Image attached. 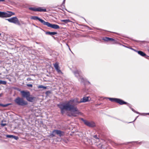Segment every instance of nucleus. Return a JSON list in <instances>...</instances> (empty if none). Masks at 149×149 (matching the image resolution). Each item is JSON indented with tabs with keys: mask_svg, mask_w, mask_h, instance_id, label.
I'll return each mask as SVG.
<instances>
[{
	"mask_svg": "<svg viewBox=\"0 0 149 149\" xmlns=\"http://www.w3.org/2000/svg\"><path fill=\"white\" fill-rule=\"evenodd\" d=\"M4 1V0H0V1Z\"/></svg>",
	"mask_w": 149,
	"mask_h": 149,
	"instance_id": "nucleus-32",
	"label": "nucleus"
},
{
	"mask_svg": "<svg viewBox=\"0 0 149 149\" xmlns=\"http://www.w3.org/2000/svg\"><path fill=\"white\" fill-rule=\"evenodd\" d=\"M54 66L56 69V70L58 72V73H62V72L60 70L58 63L57 62L54 64Z\"/></svg>",
	"mask_w": 149,
	"mask_h": 149,
	"instance_id": "nucleus-13",
	"label": "nucleus"
},
{
	"mask_svg": "<svg viewBox=\"0 0 149 149\" xmlns=\"http://www.w3.org/2000/svg\"><path fill=\"white\" fill-rule=\"evenodd\" d=\"M31 19H33L34 20H38L43 25H44L45 22L43 20V19H41L39 17L37 16H33L31 17Z\"/></svg>",
	"mask_w": 149,
	"mask_h": 149,
	"instance_id": "nucleus-10",
	"label": "nucleus"
},
{
	"mask_svg": "<svg viewBox=\"0 0 149 149\" xmlns=\"http://www.w3.org/2000/svg\"><path fill=\"white\" fill-rule=\"evenodd\" d=\"M46 34L50 35V36H52L53 35H54L56 34H57V33L55 32H50L49 31L46 32L45 33Z\"/></svg>",
	"mask_w": 149,
	"mask_h": 149,
	"instance_id": "nucleus-16",
	"label": "nucleus"
},
{
	"mask_svg": "<svg viewBox=\"0 0 149 149\" xmlns=\"http://www.w3.org/2000/svg\"><path fill=\"white\" fill-rule=\"evenodd\" d=\"M44 25H46L48 27H50L55 29H59L60 28V27L58 25L56 24H52L48 22H45Z\"/></svg>",
	"mask_w": 149,
	"mask_h": 149,
	"instance_id": "nucleus-9",
	"label": "nucleus"
},
{
	"mask_svg": "<svg viewBox=\"0 0 149 149\" xmlns=\"http://www.w3.org/2000/svg\"><path fill=\"white\" fill-rule=\"evenodd\" d=\"M38 88H42L43 89H45L47 88V87L46 86H43L42 85H40L38 86Z\"/></svg>",
	"mask_w": 149,
	"mask_h": 149,
	"instance_id": "nucleus-20",
	"label": "nucleus"
},
{
	"mask_svg": "<svg viewBox=\"0 0 149 149\" xmlns=\"http://www.w3.org/2000/svg\"><path fill=\"white\" fill-rule=\"evenodd\" d=\"M102 39L106 41H115V40L112 38H110L109 37H105L104 38Z\"/></svg>",
	"mask_w": 149,
	"mask_h": 149,
	"instance_id": "nucleus-15",
	"label": "nucleus"
},
{
	"mask_svg": "<svg viewBox=\"0 0 149 149\" xmlns=\"http://www.w3.org/2000/svg\"><path fill=\"white\" fill-rule=\"evenodd\" d=\"M61 21L62 22H64L66 24L67 23L69 22H71V21L68 19L61 20Z\"/></svg>",
	"mask_w": 149,
	"mask_h": 149,
	"instance_id": "nucleus-17",
	"label": "nucleus"
},
{
	"mask_svg": "<svg viewBox=\"0 0 149 149\" xmlns=\"http://www.w3.org/2000/svg\"><path fill=\"white\" fill-rule=\"evenodd\" d=\"M22 96L25 98L26 100L30 102H33L35 98L34 97L30 96V94L29 91H22L21 92Z\"/></svg>",
	"mask_w": 149,
	"mask_h": 149,
	"instance_id": "nucleus-3",
	"label": "nucleus"
},
{
	"mask_svg": "<svg viewBox=\"0 0 149 149\" xmlns=\"http://www.w3.org/2000/svg\"><path fill=\"white\" fill-rule=\"evenodd\" d=\"M11 103L7 104H0V106H2L3 107H6L9 105H11Z\"/></svg>",
	"mask_w": 149,
	"mask_h": 149,
	"instance_id": "nucleus-19",
	"label": "nucleus"
},
{
	"mask_svg": "<svg viewBox=\"0 0 149 149\" xmlns=\"http://www.w3.org/2000/svg\"><path fill=\"white\" fill-rule=\"evenodd\" d=\"M29 9L30 10L34 11H38L40 12L46 11V8H43V7H39L38 8L30 7Z\"/></svg>",
	"mask_w": 149,
	"mask_h": 149,
	"instance_id": "nucleus-8",
	"label": "nucleus"
},
{
	"mask_svg": "<svg viewBox=\"0 0 149 149\" xmlns=\"http://www.w3.org/2000/svg\"><path fill=\"white\" fill-rule=\"evenodd\" d=\"M6 20H8L10 22L13 23L18 25H21L18 18L16 17L6 19Z\"/></svg>",
	"mask_w": 149,
	"mask_h": 149,
	"instance_id": "nucleus-7",
	"label": "nucleus"
},
{
	"mask_svg": "<svg viewBox=\"0 0 149 149\" xmlns=\"http://www.w3.org/2000/svg\"><path fill=\"white\" fill-rule=\"evenodd\" d=\"M146 114L149 115V113H147Z\"/></svg>",
	"mask_w": 149,
	"mask_h": 149,
	"instance_id": "nucleus-35",
	"label": "nucleus"
},
{
	"mask_svg": "<svg viewBox=\"0 0 149 149\" xmlns=\"http://www.w3.org/2000/svg\"><path fill=\"white\" fill-rule=\"evenodd\" d=\"M2 95V94H0V97H1Z\"/></svg>",
	"mask_w": 149,
	"mask_h": 149,
	"instance_id": "nucleus-34",
	"label": "nucleus"
},
{
	"mask_svg": "<svg viewBox=\"0 0 149 149\" xmlns=\"http://www.w3.org/2000/svg\"><path fill=\"white\" fill-rule=\"evenodd\" d=\"M66 45H67V46H68V47H69V49L70 50V48H69V45H68V44H66Z\"/></svg>",
	"mask_w": 149,
	"mask_h": 149,
	"instance_id": "nucleus-31",
	"label": "nucleus"
},
{
	"mask_svg": "<svg viewBox=\"0 0 149 149\" xmlns=\"http://www.w3.org/2000/svg\"><path fill=\"white\" fill-rule=\"evenodd\" d=\"M135 51H136V52H137L141 56H142L145 57L146 58H147V57H148V56L146 55V54L145 53L141 51H136V50H135Z\"/></svg>",
	"mask_w": 149,
	"mask_h": 149,
	"instance_id": "nucleus-14",
	"label": "nucleus"
},
{
	"mask_svg": "<svg viewBox=\"0 0 149 149\" xmlns=\"http://www.w3.org/2000/svg\"><path fill=\"white\" fill-rule=\"evenodd\" d=\"M131 49H132V50H134V51H135V49H133V48H131Z\"/></svg>",
	"mask_w": 149,
	"mask_h": 149,
	"instance_id": "nucleus-33",
	"label": "nucleus"
},
{
	"mask_svg": "<svg viewBox=\"0 0 149 149\" xmlns=\"http://www.w3.org/2000/svg\"><path fill=\"white\" fill-rule=\"evenodd\" d=\"M108 99L111 101L116 102L118 103H119L120 105H123V104H127V105L129 106V107L131 108L132 110L135 113H139L136 111L134 109L130 107V105L128 103H127L126 102H125L122 100L118 98H109Z\"/></svg>",
	"mask_w": 149,
	"mask_h": 149,
	"instance_id": "nucleus-2",
	"label": "nucleus"
},
{
	"mask_svg": "<svg viewBox=\"0 0 149 149\" xmlns=\"http://www.w3.org/2000/svg\"><path fill=\"white\" fill-rule=\"evenodd\" d=\"M65 0H63V2L62 3V5H63L64 6V4H65Z\"/></svg>",
	"mask_w": 149,
	"mask_h": 149,
	"instance_id": "nucleus-28",
	"label": "nucleus"
},
{
	"mask_svg": "<svg viewBox=\"0 0 149 149\" xmlns=\"http://www.w3.org/2000/svg\"><path fill=\"white\" fill-rule=\"evenodd\" d=\"M136 118H135V119L134 120H135L136 119Z\"/></svg>",
	"mask_w": 149,
	"mask_h": 149,
	"instance_id": "nucleus-37",
	"label": "nucleus"
},
{
	"mask_svg": "<svg viewBox=\"0 0 149 149\" xmlns=\"http://www.w3.org/2000/svg\"><path fill=\"white\" fill-rule=\"evenodd\" d=\"M65 0H63V2L62 3V5H63L64 6V4H65Z\"/></svg>",
	"mask_w": 149,
	"mask_h": 149,
	"instance_id": "nucleus-29",
	"label": "nucleus"
},
{
	"mask_svg": "<svg viewBox=\"0 0 149 149\" xmlns=\"http://www.w3.org/2000/svg\"><path fill=\"white\" fill-rule=\"evenodd\" d=\"M88 83H90V82H89V81H88Z\"/></svg>",
	"mask_w": 149,
	"mask_h": 149,
	"instance_id": "nucleus-36",
	"label": "nucleus"
},
{
	"mask_svg": "<svg viewBox=\"0 0 149 149\" xmlns=\"http://www.w3.org/2000/svg\"><path fill=\"white\" fill-rule=\"evenodd\" d=\"M13 138H14V139L15 140H17L18 139V137L17 136H13Z\"/></svg>",
	"mask_w": 149,
	"mask_h": 149,
	"instance_id": "nucleus-23",
	"label": "nucleus"
},
{
	"mask_svg": "<svg viewBox=\"0 0 149 149\" xmlns=\"http://www.w3.org/2000/svg\"><path fill=\"white\" fill-rule=\"evenodd\" d=\"M56 134L55 130H54L52 132V134L50 135L52 137H53L55 136V134Z\"/></svg>",
	"mask_w": 149,
	"mask_h": 149,
	"instance_id": "nucleus-18",
	"label": "nucleus"
},
{
	"mask_svg": "<svg viewBox=\"0 0 149 149\" xmlns=\"http://www.w3.org/2000/svg\"><path fill=\"white\" fill-rule=\"evenodd\" d=\"M85 124L86 125L91 127H93L95 125V124L92 121L89 122L88 120L86 121Z\"/></svg>",
	"mask_w": 149,
	"mask_h": 149,
	"instance_id": "nucleus-11",
	"label": "nucleus"
},
{
	"mask_svg": "<svg viewBox=\"0 0 149 149\" xmlns=\"http://www.w3.org/2000/svg\"><path fill=\"white\" fill-rule=\"evenodd\" d=\"M15 15V13L10 11L7 12L0 11V17L1 18L8 17Z\"/></svg>",
	"mask_w": 149,
	"mask_h": 149,
	"instance_id": "nucleus-6",
	"label": "nucleus"
},
{
	"mask_svg": "<svg viewBox=\"0 0 149 149\" xmlns=\"http://www.w3.org/2000/svg\"><path fill=\"white\" fill-rule=\"evenodd\" d=\"M55 131L56 134L58 135L60 137L63 136L65 134V132H64L57 130H55Z\"/></svg>",
	"mask_w": 149,
	"mask_h": 149,
	"instance_id": "nucleus-12",
	"label": "nucleus"
},
{
	"mask_svg": "<svg viewBox=\"0 0 149 149\" xmlns=\"http://www.w3.org/2000/svg\"><path fill=\"white\" fill-rule=\"evenodd\" d=\"M89 98L88 97H84L81 99L80 100L77 98L71 99L65 103H60L57 105V106L61 109L62 114L65 112V110L70 111L71 115L76 117L78 115H81L82 113L79 111L75 106L80 103L88 101Z\"/></svg>",
	"mask_w": 149,
	"mask_h": 149,
	"instance_id": "nucleus-1",
	"label": "nucleus"
},
{
	"mask_svg": "<svg viewBox=\"0 0 149 149\" xmlns=\"http://www.w3.org/2000/svg\"><path fill=\"white\" fill-rule=\"evenodd\" d=\"M73 73L75 76L77 77H80L79 79V81H80L81 83H84V84H86V81L82 78L81 76V73L80 71L77 70L74 71Z\"/></svg>",
	"mask_w": 149,
	"mask_h": 149,
	"instance_id": "nucleus-4",
	"label": "nucleus"
},
{
	"mask_svg": "<svg viewBox=\"0 0 149 149\" xmlns=\"http://www.w3.org/2000/svg\"><path fill=\"white\" fill-rule=\"evenodd\" d=\"M28 81H30L31 80V78H28L27 79Z\"/></svg>",
	"mask_w": 149,
	"mask_h": 149,
	"instance_id": "nucleus-30",
	"label": "nucleus"
},
{
	"mask_svg": "<svg viewBox=\"0 0 149 149\" xmlns=\"http://www.w3.org/2000/svg\"><path fill=\"white\" fill-rule=\"evenodd\" d=\"M15 102L18 105L20 106H24L28 104L27 102L24 100L22 98L18 97L14 100Z\"/></svg>",
	"mask_w": 149,
	"mask_h": 149,
	"instance_id": "nucleus-5",
	"label": "nucleus"
},
{
	"mask_svg": "<svg viewBox=\"0 0 149 149\" xmlns=\"http://www.w3.org/2000/svg\"><path fill=\"white\" fill-rule=\"evenodd\" d=\"M81 120L82 121H83L84 122V123L85 124V123H86V121L87 120H84L83 118H81Z\"/></svg>",
	"mask_w": 149,
	"mask_h": 149,
	"instance_id": "nucleus-25",
	"label": "nucleus"
},
{
	"mask_svg": "<svg viewBox=\"0 0 149 149\" xmlns=\"http://www.w3.org/2000/svg\"><path fill=\"white\" fill-rule=\"evenodd\" d=\"M1 35V33H0V36Z\"/></svg>",
	"mask_w": 149,
	"mask_h": 149,
	"instance_id": "nucleus-38",
	"label": "nucleus"
},
{
	"mask_svg": "<svg viewBox=\"0 0 149 149\" xmlns=\"http://www.w3.org/2000/svg\"><path fill=\"white\" fill-rule=\"evenodd\" d=\"M27 86L29 87H32L33 86V85L31 84H28L27 85Z\"/></svg>",
	"mask_w": 149,
	"mask_h": 149,
	"instance_id": "nucleus-26",
	"label": "nucleus"
},
{
	"mask_svg": "<svg viewBox=\"0 0 149 149\" xmlns=\"http://www.w3.org/2000/svg\"><path fill=\"white\" fill-rule=\"evenodd\" d=\"M13 135H6V136L8 138H13Z\"/></svg>",
	"mask_w": 149,
	"mask_h": 149,
	"instance_id": "nucleus-22",
	"label": "nucleus"
},
{
	"mask_svg": "<svg viewBox=\"0 0 149 149\" xmlns=\"http://www.w3.org/2000/svg\"><path fill=\"white\" fill-rule=\"evenodd\" d=\"M93 137L96 139H99L97 137V135H96L94 136Z\"/></svg>",
	"mask_w": 149,
	"mask_h": 149,
	"instance_id": "nucleus-27",
	"label": "nucleus"
},
{
	"mask_svg": "<svg viewBox=\"0 0 149 149\" xmlns=\"http://www.w3.org/2000/svg\"><path fill=\"white\" fill-rule=\"evenodd\" d=\"M1 126L2 127H4V126H6V123H1Z\"/></svg>",
	"mask_w": 149,
	"mask_h": 149,
	"instance_id": "nucleus-24",
	"label": "nucleus"
},
{
	"mask_svg": "<svg viewBox=\"0 0 149 149\" xmlns=\"http://www.w3.org/2000/svg\"><path fill=\"white\" fill-rule=\"evenodd\" d=\"M6 81L0 80V84H3V85H6Z\"/></svg>",
	"mask_w": 149,
	"mask_h": 149,
	"instance_id": "nucleus-21",
	"label": "nucleus"
}]
</instances>
